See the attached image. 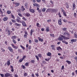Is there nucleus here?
Wrapping results in <instances>:
<instances>
[{
    "mask_svg": "<svg viewBox=\"0 0 77 77\" xmlns=\"http://www.w3.org/2000/svg\"><path fill=\"white\" fill-rule=\"evenodd\" d=\"M20 20H21V18L19 17H18L17 19H16V20L17 21V23H21L22 22Z\"/></svg>",
    "mask_w": 77,
    "mask_h": 77,
    "instance_id": "1",
    "label": "nucleus"
},
{
    "mask_svg": "<svg viewBox=\"0 0 77 77\" xmlns=\"http://www.w3.org/2000/svg\"><path fill=\"white\" fill-rule=\"evenodd\" d=\"M51 13H56V9L51 8Z\"/></svg>",
    "mask_w": 77,
    "mask_h": 77,
    "instance_id": "2",
    "label": "nucleus"
},
{
    "mask_svg": "<svg viewBox=\"0 0 77 77\" xmlns=\"http://www.w3.org/2000/svg\"><path fill=\"white\" fill-rule=\"evenodd\" d=\"M61 37L62 38H63L64 39H69V38H68V37H66L63 35H61Z\"/></svg>",
    "mask_w": 77,
    "mask_h": 77,
    "instance_id": "3",
    "label": "nucleus"
},
{
    "mask_svg": "<svg viewBox=\"0 0 77 77\" xmlns=\"http://www.w3.org/2000/svg\"><path fill=\"white\" fill-rule=\"evenodd\" d=\"M10 75H11V74L8 73H7L5 75V77H9Z\"/></svg>",
    "mask_w": 77,
    "mask_h": 77,
    "instance_id": "4",
    "label": "nucleus"
},
{
    "mask_svg": "<svg viewBox=\"0 0 77 77\" xmlns=\"http://www.w3.org/2000/svg\"><path fill=\"white\" fill-rule=\"evenodd\" d=\"M8 48L9 50L11 52H13V49H12V48L10 47H8Z\"/></svg>",
    "mask_w": 77,
    "mask_h": 77,
    "instance_id": "5",
    "label": "nucleus"
},
{
    "mask_svg": "<svg viewBox=\"0 0 77 77\" xmlns=\"http://www.w3.org/2000/svg\"><path fill=\"white\" fill-rule=\"evenodd\" d=\"M58 22L59 25H62V19H60L58 21Z\"/></svg>",
    "mask_w": 77,
    "mask_h": 77,
    "instance_id": "6",
    "label": "nucleus"
},
{
    "mask_svg": "<svg viewBox=\"0 0 77 77\" xmlns=\"http://www.w3.org/2000/svg\"><path fill=\"white\" fill-rule=\"evenodd\" d=\"M11 39L12 40H14V39H17V36H13L11 37Z\"/></svg>",
    "mask_w": 77,
    "mask_h": 77,
    "instance_id": "7",
    "label": "nucleus"
},
{
    "mask_svg": "<svg viewBox=\"0 0 77 77\" xmlns=\"http://www.w3.org/2000/svg\"><path fill=\"white\" fill-rule=\"evenodd\" d=\"M12 46V47H13V48H15V49H17V48H18V47H17V46H15V45H14V44H11Z\"/></svg>",
    "mask_w": 77,
    "mask_h": 77,
    "instance_id": "8",
    "label": "nucleus"
},
{
    "mask_svg": "<svg viewBox=\"0 0 77 77\" xmlns=\"http://www.w3.org/2000/svg\"><path fill=\"white\" fill-rule=\"evenodd\" d=\"M21 23H22V25L23 26H24V27L26 26V23H25V22L24 21H23Z\"/></svg>",
    "mask_w": 77,
    "mask_h": 77,
    "instance_id": "9",
    "label": "nucleus"
},
{
    "mask_svg": "<svg viewBox=\"0 0 77 77\" xmlns=\"http://www.w3.org/2000/svg\"><path fill=\"white\" fill-rule=\"evenodd\" d=\"M51 11V8H48L46 10V12H49Z\"/></svg>",
    "mask_w": 77,
    "mask_h": 77,
    "instance_id": "10",
    "label": "nucleus"
},
{
    "mask_svg": "<svg viewBox=\"0 0 77 77\" xmlns=\"http://www.w3.org/2000/svg\"><path fill=\"white\" fill-rule=\"evenodd\" d=\"M57 50L59 51V50H62V48H60V47L59 46V47L57 48Z\"/></svg>",
    "mask_w": 77,
    "mask_h": 77,
    "instance_id": "11",
    "label": "nucleus"
},
{
    "mask_svg": "<svg viewBox=\"0 0 77 77\" xmlns=\"http://www.w3.org/2000/svg\"><path fill=\"white\" fill-rule=\"evenodd\" d=\"M76 39H72L71 40V42H72L73 43V42H76Z\"/></svg>",
    "mask_w": 77,
    "mask_h": 77,
    "instance_id": "12",
    "label": "nucleus"
},
{
    "mask_svg": "<svg viewBox=\"0 0 77 77\" xmlns=\"http://www.w3.org/2000/svg\"><path fill=\"white\" fill-rule=\"evenodd\" d=\"M58 40L59 41H63V38H62L61 37H60L58 38Z\"/></svg>",
    "mask_w": 77,
    "mask_h": 77,
    "instance_id": "13",
    "label": "nucleus"
},
{
    "mask_svg": "<svg viewBox=\"0 0 77 77\" xmlns=\"http://www.w3.org/2000/svg\"><path fill=\"white\" fill-rule=\"evenodd\" d=\"M33 5L34 6H36L37 7H39V5H38V4H36V3L33 4Z\"/></svg>",
    "mask_w": 77,
    "mask_h": 77,
    "instance_id": "14",
    "label": "nucleus"
},
{
    "mask_svg": "<svg viewBox=\"0 0 77 77\" xmlns=\"http://www.w3.org/2000/svg\"><path fill=\"white\" fill-rule=\"evenodd\" d=\"M8 19V17H5V18H4L3 19V21H7V20Z\"/></svg>",
    "mask_w": 77,
    "mask_h": 77,
    "instance_id": "15",
    "label": "nucleus"
},
{
    "mask_svg": "<svg viewBox=\"0 0 77 77\" xmlns=\"http://www.w3.org/2000/svg\"><path fill=\"white\" fill-rule=\"evenodd\" d=\"M10 60H9L8 61H7V64L8 65V66H9V65H10L11 64V63L10 62Z\"/></svg>",
    "mask_w": 77,
    "mask_h": 77,
    "instance_id": "16",
    "label": "nucleus"
},
{
    "mask_svg": "<svg viewBox=\"0 0 77 77\" xmlns=\"http://www.w3.org/2000/svg\"><path fill=\"white\" fill-rule=\"evenodd\" d=\"M47 54L48 56H50L51 55V53L50 52H48Z\"/></svg>",
    "mask_w": 77,
    "mask_h": 77,
    "instance_id": "17",
    "label": "nucleus"
},
{
    "mask_svg": "<svg viewBox=\"0 0 77 77\" xmlns=\"http://www.w3.org/2000/svg\"><path fill=\"white\" fill-rule=\"evenodd\" d=\"M11 72H14V68H13V66H11Z\"/></svg>",
    "mask_w": 77,
    "mask_h": 77,
    "instance_id": "18",
    "label": "nucleus"
},
{
    "mask_svg": "<svg viewBox=\"0 0 77 77\" xmlns=\"http://www.w3.org/2000/svg\"><path fill=\"white\" fill-rule=\"evenodd\" d=\"M14 4L15 5H16V6H18L20 5V3H14Z\"/></svg>",
    "mask_w": 77,
    "mask_h": 77,
    "instance_id": "19",
    "label": "nucleus"
},
{
    "mask_svg": "<svg viewBox=\"0 0 77 77\" xmlns=\"http://www.w3.org/2000/svg\"><path fill=\"white\" fill-rule=\"evenodd\" d=\"M66 62L68 63V64H71V62L69 60H67L66 61Z\"/></svg>",
    "mask_w": 77,
    "mask_h": 77,
    "instance_id": "20",
    "label": "nucleus"
},
{
    "mask_svg": "<svg viewBox=\"0 0 77 77\" xmlns=\"http://www.w3.org/2000/svg\"><path fill=\"white\" fill-rule=\"evenodd\" d=\"M66 8L67 9H68V8H69V5L67 3H66Z\"/></svg>",
    "mask_w": 77,
    "mask_h": 77,
    "instance_id": "21",
    "label": "nucleus"
},
{
    "mask_svg": "<svg viewBox=\"0 0 77 77\" xmlns=\"http://www.w3.org/2000/svg\"><path fill=\"white\" fill-rule=\"evenodd\" d=\"M30 11L31 12H32V13H34V12H35V10L32 9H30Z\"/></svg>",
    "mask_w": 77,
    "mask_h": 77,
    "instance_id": "22",
    "label": "nucleus"
},
{
    "mask_svg": "<svg viewBox=\"0 0 77 77\" xmlns=\"http://www.w3.org/2000/svg\"><path fill=\"white\" fill-rule=\"evenodd\" d=\"M38 39L39 41H41V42L43 41V39H42L41 38H39V37H38Z\"/></svg>",
    "mask_w": 77,
    "mask_h": 77,
    "instance_id": "23",
    "label": "nucleus"
},
{
    "mask_svg": "<svg viewBox=\"0 0 77 77\" xmlns=\"http://www.w3.org/2000/svg\"><path fill=\"white\" fill-rule=\"evenodd\" d=\"M46 32H48L50 30V29H49V27H47L46 29Z\"/></svg>",
    "mask_w": 77,
    "mask_h": 77,
    "instance_id": "24",
    "label": "nucleus"
},
{
    "mask_svg": "<svg viewBox=\"0 0 77 77\" xmlns=\"http://www.w3.org/2000/svg\"><path fill=\"white\" fill-rule=\"evenodd\" d=\"M23 60L22 58L20 59L19 61L20 63H21V62H23Z\"/></svg>",
    "mask_w": 77,
    "mask_h": 77,
    "instance_id": "25",
    "label": "nucleus"
},
{
    "mask_svg": "<svg viewBox=\"0 0 77 77\" xmlns=\"http://www.w3.org/2000/svg\"><path fill=\"white\" fill-rule=\"evenodd\" d=\"M26 17H28L30 16V14H29V13H27L26 14Z\"/></svg>",
    "mask_w": 77,
    "mask_h": 77,
    "instance_id": "26",
    "label": "nucleus"
},
{
    "mask_svg": "<svg viewBox=\"0 0 77 77\" xmlns=\"http://www.w3.org/2000/svg\"><path fill=\"white\" fill-rule=\"evenodd\" d=\"M63 13V15H64V16H65V17H66V12H64Z\"/></svg>",
    "mask_w": 77,
    "mask_h": 77,
    "instance_id": "27",
    "label": "nucleus"
},
{
    "mask_svg": "<svg viewBox=\"0 0 77 77\" xmlns=\"http://www.w3.org/2000/svg\"><path fill=\"white\" fill-rule=\"evenodd\" d=\"M38 57H42V55L41 54H38Z\"/></svg>",
    "mask_w": 77,
    "mask_h": 77,
    "instance_id": "28",
    "label": "nucleus"
},
{
    "mask_svg": "<svg viewBox=\"0 0 77 77\" xmlns=\"http://www.w3.org/2000/svg\"><path fill=\"white\" fill-rule=\"evenodd\" d=\"M20 47H21L23 50H25V48H24V46H22V45H20Z\"/></svg>",
    "mask_w": 77,
    "mask_h": 77,
    "instance_id": "29",
    "label": "nucleus"
},
{
    "mask_svg": "<svg viewBox=\"0 0 77 77\" xmlns=\"http://www.w3.org/2000/svg\"><path fill=\"white\" fill-rule=\"evenodd\" d=\"M12 41L13 42H14V44H15L17 43V42H16V41L15 40H13Z\"/></svg>",
    "mask_w": 77,
    "mask_h": 77,
    "instance_id": "30",
    "label": "nucleus"
},
{
    "mask_svg": "<svg viewBox=\"0 0 77 77\" xmlns=\"http://www.w3.org/2000/svg\"><path fill=\"white\" fill-rule=\"evenodd\" d=\"M33 32H34V30L32 29L30 31V33H33Z\"/></svg>",
    "mask_w": 77,
    "mask_h": 77,
    "instance_id": "31",
    "label": "nucleus"
},
{
    "mask_svg": "<svg viewBox=\"0 0 77 77\" xmlns=\"http://www.w3.org/2000/svg\"><path fill=\"white\" fill-rule=\"evenodd\" d=\"M45 10H46V9H45V8H43L42 9V12H44L45 11Z\"/></svg>",
    "mask_w": 77,
    "mask_h": 77,
    "instance_id": "32",
    "label": "nucleus"
},
{
    "mask_svg": "<svg viewBox=\"0 0 77 77\" xmlns=\"http://www.w3.org/2000/svg\"><path fill=\"white\" fill-rule=\"evenodd\" d=\"M51 21V19H49L47 20V22L48 23H50Z\"/></svg>",
    "mask_w": 77,
    "mask_h": 77,
    "instance_id": "33",
    "label": "nucleus"
},
{
    "mask_svg": "<svg viewBox=\"0 0 77 77\" xmlns=\"http://www.w3.org/2000/svg\"><path fill=\"white\" fill-rule=\"evenodd\" d=\"M7 13L8 14H10L11 13V11H7Z\"/></svg>",
    "mask_w": 77,
    "mask_h": 77,
    "instance_id": "34",
    "label": "nucleus"
},
{
    "mask_svg": "<svg viewBox=\"0 0 77 77\" xmlns=\"http://www.w3.org/2000/svg\"><path fill=\"white\" fill-rule=\"evenodd\" d=\"M68 36V37H69V36H70V34L69 33V32H68L66 34Z\"/></svg>",
    "mask_w": 77,
    "mask_h": 77,
    "instance_id": "35",
    "label": "nucleus"
},
{
    "mask_svg": "<svg viewBox=\"0 0 77 77\" xmlns=\"http://www.w3.org/2000/svg\"><path fill=\"white\" fill-rule=\"evenodd\" d=\"M35 57L36 58V59H37V60L39 61V57H38L37 55L35 56Z\"/></svg>",
    "mask_w": 77,
    "mask_h": 77,
    "instance_id": "36",
    "label": "nucleus"
},
{
    "mask_svg": "<svg viewBox=\"0 0 77 77\" xmlns=\"http://www.w3.org/2000/svg\"><path fill=\"white\" fill-rule=\"evenodd\" d=\"M11 21L12 23H16V21H15V20H11Z\"/></svg>",
    "mask_w": 77,
    "mask_h": 77,
    "instance_id": "37",
    "label": "nucleus"
},
{
    "mask_svg": "<svg viewBox=\"0 0 77 77\" xmlns=\"http://www.w3.org/2000/svg\"><path fill=\"white\" fill-rule=\"evenodd\" d=\"M66 28H63L62 29L63 30V31H65V30H66Z\"/></svg>",
    "mask_w": 77,
    "mask_h": 77,
    "instance_id": "38",
    "label": "nucleus"
},
{
    "mask_svg": "<svg viewBox=\"0 0 77 77\" xmlns=\"http://www.w3.org/2000/svg\"><path fill=\"white\" fill-rule=\"evenodd\" d=\"M11 17L13 19H15V16L14 15H11Z\"/></svg>",
    "mask_w": 77,
    "mask_h": 77,
    "instance_id": "39",
    "label": "nucleus"
},
{
    "mask_svg": "<svg viewBox=\"0 0 77 77\" xmlns=\"http://www.w3.org/2000/svg\"><path fill=\"white\" fill-rule=\"evenodd\" d=\"M23 36L24 37V38H27V35L25 34Z\"/></svg>",
    "mask_w": 77,
    "mask_h": 77,
    "instance_id": "40",
    "label": "nucleus"
},
{
    "mask_svg": "<svg viewBox=\"0 0 77 77\" xmlns=\"http://www.w3.org/2000/svg\"><path fill=\"white\" fill-rule=\"evenodd\" d=\"M50 59L48 58V59H45V60L46 61H49V60H50Z\"/></svg>",
    "mask_w": 77,
    "mask_h": 77,
    "instance_id": "41",
    "label": "nucleus"
},
{
    "mask_svg": "<svg viewBox=\"0 0 77 77\" xmlns=\"http://www.w3.org/2000/svg\"><path fill=\"white\" fill-rule=\"evenodd\" d=\"M0 12L1 14H2V15H3V11H2V10H1V8H0Z\"/></svg>",
    "mask_w": 77,
    "mask_h": 77,
    "instance_id": "42",
    "label": "nucleus"
},
{
    "mask_svg": "<svg viewBox=\"0 0 77 77\" xmlns=\"http://www.w3.org/2000/svg\"><path fill=\"white\" fill-rule=\"evenodd\" d=\"M35 42H36V43H37L38 42V40L37 39H35Z\"/></svg>",
    "mask_w": 77,
    "mask_h": 77,
    "instance_id": "43",
    "label": "nucleus"
},
{
    "mask_svg": "<svg viewBox=\"0 0 77 77\" xmlns=\"http://www.w3.org/2000/svg\"><path fill=\"white\" fill-rule=\"evenodd\" d=\"M67 33H68V32H64L63 34V35H66L67 34Z\"/></svg>",
    "mask_w": 77,
    "mask_h": 77,
    "instance_id": "44",
    "label": "nucleus"
},
{
    "mask_svg": "<svg viewBox=\"0 0 77 77\" xmlns=\"http://www.w3.org/2000/svg\"><path fill=\"white\" fill-rule=\"evenodd\" d=\"M50 35L51 36H52V37H54V34H50Z\"/></svg>",
    "mask_w": 77,
    "mask_h": 77,
    "instance_id": "45",
    "label": "nucleus"
},
{
    "mask_svg": "<svg viewBox=\"0 0 77 77\" xmlns=\"http://www.w3.org/2000/svg\"><path fill=\"white\" fill-rule=\"evenodd\" d=\"M27 73H25L24 74V76L25 77L26 76H27Z\"/></svg>",
    "mask_w": 77,
    "mask_h": 77,
    "instance_id": "46",
    "label": "nucleus"
},
{
    "mask_svg": "<svg viewBox=\"0 0 77 77\" xmlns=\"http://www.w3.org/2000/svg\"><path fill=\"white\" fill-rule=\"evenodd\" d=\"M25 35H28L27 32L26 31H25Z\"/></svg>",
    "mask_w": 77,
    "mask_h": 77,
    "instance_id": "47",
    "label": "nucleus"
},
{
    "mask_svg": "<svg viewBox=\"0 0 77 77\" xmlns=\"http://www.w3.org/2000/svg\"><path fill=\"white\" fill-rule=\"evenodd\" d=\"M18 15H19V16H20V17H22V15H21V14L19 13L18 14Z\"/></svg>",
    "mask_w": 77,
    "mask_h": 77,
    "instance_id": "48",
    "label": "nucleus"
},
{
    "mask_svg": "<svg viewBox=\"0 0 77 77\" xmlns=\"http://www.w3.org/2000/svg\"><path fill=\"white\" fill-rule=\"evenodd\" d=\"M0 75H1V77H4V74H1Z\"/></svg>",
    "mask_w": 77,
    "mask_h": 77,
    "instance_id": "49",
    "label": "nucleus"
},
{
    "mask_svg": "<svg viewBox=\"0 0 77 77\" xmlns=\"http://www.w3.org/2000/svg\"><path fill=\"white\" fill-rule=\"evenodd\" d=\"M22 67L23 68V69H25L26 68V67L24 66L23 65H22Z\"/></svg>",
    "mask_w": 77,
    "mask_h": 77,
    "instance_id": "50",
    "label": "nucleus"
},
{
    "mask_svg": "<svg viewBox=\"0 0 77 77\" xmlns=\"http://www.w3.org/2000/svg\"><path fill=\"white\" fill-rule=\"evenodd\" d=\"M26 56H24L22 58V59H23L24 60V59L25 58H26Z\"/></svg>",
    "mask_w": 77,
    "mask_h": 77,
    "instance_id": "51",
    "label": "nucleus"
},
{
    "mask_svg": "<svg viewBox=\"0 0 77 77\" xmlns=\"http://www.w3.org/2000/svg\"><path fill=\"white\" fill-rule=\"evenodd\" d=\"M25 65H26V66H28V65H29V63H26Z\"/></svg>",
    "mask_w": 77,
    "mask_h": 77,
    "instance_id": "52",
    "label": "nucleus"
},
{
    "mask_svg": "<svg viewBox=\"0 0 77 77\" xmlns=\"http://www.w3.org/2000/svg\"><path fill=\"white\" fill-rule=\"evenodd\" d=\"M18 51L19 53H21V50L20 49H19Z\"/></svg>",
    "mask_w": 77,
    "mask_h": 77,
    "instance_id": "53",
    "label": "nucleus"
},
{
    "mask_svg": "<svg viewBox=\"0 0 77 77\" xmlns=\"http://www.w3.org/2000/svg\"><path fill=\"white\" fill-rule=\"evenodd\" d=\"M74 36H75V38H77V34H75L74 35Z\"/></svg>",
    "mask_w": 77,
    "mask_h": 77,
    "instance_id": "54",
    "label": "nucleus"
},
{
    "mask_svg": "<svg viewBox=\"0 0 77 77\" xmlns=\"http://www.w3.org/2000/svg\"><path fill=\"white\" fill-rule=\"evenodd\" d=\"M35 75L36 76H37V77H39V74H38L36 73L35 74Z\"/></svg>",
    "mask_w": 77,
    "mask_h": 77,
    "instance_id": "55",
    "label": "nucleus"
},
{
    "mask_svg": "<svg viewBox=\"0 0 77 77\" xmlns=\"http://www.w3.org/2000/svg\"><path fill=\"white\" fill-rule=\"evenodd\" d=\"M5 44H6V45H8V43H7V41H5Z\"/></svg>",
    "mask_w": 77,
    "mask_h": 77,
    "instance_id": "56",
    "label": "nucleus"
},
{
    "mask_svg": "<svg viewBox=\"0 0 77 77\" xmlns=\"http://www.w3.org/2000/svg\"><path fill=\"white\" fill-rule=\"evenodd\" d=\"M25 7H27V3H26L25 5Z\"/></svg>",
    "mask_w": 77,
    "mask_h": 77,
    "instance_id": "57",
    "label": "nucleus"
},
{
    "mask_svg": "<svg viewBox=\"0 0 77 77\" xmlns=\"http://www.w3.org/2000/svg\"><path fill=\"white\" fill-rule=\"evenodd\" d=\"M35 62V61L34 60H31V62L33 63H34V62Z\"/></svg>",
    "mask_w": 77,
    "mask_h": 77,
    "instance_id": "58",
    "label": "nucleus"
},
{
    "mask_svg": "<svg viewBox=\"0 0 77 77\" xmlns=\"http://www.w3.org/2000/svg\"><path fill=\"white\" fill-rule=\"evenodd\" d=\"M76 15H77V14H76V13H74V16L75 17H76Z\"/></svg>",
    "mask_w": 77,
    "mask_h": 77,
    "instance_id": "59",
    "label": "nucleus"
},
{
    "mask_svg": "<svg viewBox=\"0 0 77 77\" xmlns=\"http://www.w3.org/2000/svg\"><path fill=\"white\" fill-rule=\"evenodd\" d=\"M64 69V66H62V69Z\"/></svg>",
    "mask_w": 77,
    "mask_h": 77,
    "instance_id": "60",
    "label": "nucleus"
},
{
    "mask_svg": "<svg viewBox=\"0 0 77 77\" xmlns=\"http://www.w3.org/2000/svg\"><path fill=\"white\" fill-rule=\"evenodd\" d=\"M31 46H29V50H30V49H31Z\"/></svg>",
    "mask_w": 77,
    "mask_h": 77,
    "instance_id": "61",
    "label": "nucleus"
},
{
    "mask_svg": "<svg viewBox=\"0 0 77 77\" xmlns=\"http://www.w3.org/2000/svg\"><path fill=\"white\" fill-rule=\"evenodd\" d=\"M14 77H18V75L16 74L14 75Z\"/></svg>",
    "mask_w": 77,
    "mask_h": 77,
    "instance_id": "62",
    "label": "nucleus"
},
{
    "mask_svg": "<svg viewBox=\"0 0 77 77\" xmlns=\"http://www.w3.org/2000/svg\"><path fill=\"white\" fill-rule=\"evenodd\" d=\"M44 30H45V29L44 28H42L41 29V30H42V31H44Z\"/></svg>",
    "mask_w": 77,
    "mask_h": 77,
    "instance_id": "63",
    "label": "nucleus"
},
{
    "mask_svg": "<svg viewBox=\"0 0 77 77\" xmlns=\"http://www.w3.org/2000/svg\"><path fill=\"white\" fill-rule=\"evenodd\" d=\"M74 59H75V60H77V56L76 57H75Z\"/></svg>",
    "mask_w": 77,
    "mask_h": 77,
    "instance_id": "64",
    "label": "nucleus"
}]
</instances>
